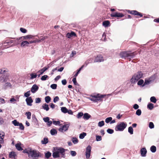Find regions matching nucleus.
I'll use <instances>...</instances> for the list:
<instances>
[{"label":"nucleus","mask_w":159,"mask_h":159,"mask_svg":"<svg viewBox=\"0 0 159 159\" xmlns=\"http://www.w3.org/2000/svg\"><path fill=\"white\" fill-rule=\"evenodd\" d=\"M66 151L65 149L62 147L54 148L52 153V156L54 158H65Z\"/></svg>","instance_id":"nucleus-1"},{"label":"nucleus","mask_w":159,"mask_h":159,"mask_svg":"<svg viewBox=\"0 0 159 159\" xmlns=\"http://www.w3.org/2000/svg\"><path fill=\"white\" fill-rule=\"evenodd\" d=\"M23 152L28 154L29 158L33 159H37L40 156V152L35 150H32L31 149L28 148L25 149Z\"/></svg>","instance_id":"nucleus-2"},{"label":"nucleus","mask_w":159,"mask_h":159,"mask_svg":"<svg viewBox=\"0 0 159 159\" xmlns=\"http://www.w3.org/2000/svg\"><path fill=\"white\" fill-rule=\"evenodd\" d=\"M143 76L142 73L141 72H138L134 74L130 80V81L132 84H135Z\"/></svg>","instance_id":"nucleus-3"},{"label":"nucleus","mask_w":159,"mask_h":159,"mask_svg":"<svg viewBox=\"0 0 159 159\" xmlns=\"http://www.w3.org/2000/svg\"><path fill=\"white\" fill-rule=\"evenodd\" d=\"M126 123L121 122L117 124L115 127V130L116 131H123L127 127Z\"/></svg>","instance_id":"nucleus-4"},{"label":"nucleus","mask_w":159,"mask_h":159,"mask_svg":"<svg viewBox=\"0 0 159 159\" xmlns=\"http://www.w3.org/2000/svg\"><path fill=\"white\" fill-rule=\"evenodd\" d=\"M69 126V124H65L60 127L59 129V131L62 132H66L68 130Z\"/></svg>","instance_id":"nucleus-5"},{"label":"nucleus","mask_w":159,"mask_h":159,"mask_svg":"<svg viewBox=\"0 0 159 159\" xmlns=\"http://www.w3.org/2000/svg\"><path fill=\"white\" fill-rule=\"evenodd\" d=\"M91 147L90 145L88 146L86 150L85 155L86 158L89 159L90 157L91 154Z\"/></svg>","instance_id":"nucleus-6"},{"label":"nucleus","mask_w":159,"mask_h":159,"mask_svg":"<svg viewBox=\"0 0 159 159\" xmlns=\"http://www.w3.org/2000/svg\"><path fill=\"white\" fill-rule=\"evenodd\" d=\"M104 61V59L101 55H97L94 60V62H100Z\"/></svg>","instance_id":"nucleus-7"},{"label":"nucleus","mask_w":159,"mask_h":159,"mask_svg":"<svg viewBox=\"0 0 159 159\" xmlns=\"http://www.w3.org/2000/svg\"><path fill=\"white\" fill-rule=\"evenodd\" d=\"M129 52L126 51L122 52H120V56L122 58L125 59L126 57H128Z\"/></svg>","instance_id":"nucleus-8"},{"label":"nucleus","mask_w":159,"mask_h":159,"mask_svg":"<svg viewBox=\"0 0 159 159\" xmlns=\"http://www.w3.org/2000/svg\"><path fill=\"white\" fill-rule=\"evenodd\" d=\"M105 96L104 95L98 94L96 95V102L98 101H102L103 100L102 98Z\"/></svg>","instance_id":"nucleus-9"},{"label":"nucleus","mask_w":159,"mask_h":159,"mask_svg":"<svg viewBox=\"0 0 159 159\" xmlns=\"http://www.w3.org/2000/svg\"><path fill=\"white\" fill-rule=\"evenodd\" d=\"M111 16L112 17H123L124 15L123 14L121 13L115 12L112 13L111 14Z\"/></svg>","instance_id":"nucleus-10"},{"label":"nucleus","mask_w":159,"mask_h":159,"mask_svg":"<svg viewBox=\"0 0 159 159\" xmlns=\"http://www.w3.org/2000/svg\"><path fill=\"white\" fill-rule=\"evenodd\" d=\"M128 12L132 14L135 15L139 16L140 17H142L143 16L142 15L141 13L135 10L128 11Z\"/></svg>","instance_id":"nucleus-11"},{"label":"nucleus","mask_w":159,"mask_h":159,"mask_svg":"<svg viewBox=\"0 0 159 159\" xmlns=\"http://www.w3.org/2000/svg\"><path fill=\"white\" fill-rule=\"evenodd\" d=\"M39 88V87L36 84H34L31 88V91L32 93H34L38 90Z\"/></svg>","instance_id":"nucleus-12"},{"label":"nucleus","mask_w":159,"mask_h":159,"mask_svg":"<svg viewBox=\"0 0 159 159\" xmlns=\"http://www.w3.org/2000/svg\"><path fill=\"white\" fill-rule=\"evenodd\" d=\"M25 101L27 105L29 106H31L32 105V103L33 102V100L31 97L27 98Z\"/></svg>","instance_id":"nucleus-13"},{"label":"nucleus","mask_w":159,"mask_h":159,"mask_svg":"<svg viewBox=\"0 0 159 159\" xmlns=\"http://www.w3.org/2000/svg\"><path fill=\"white\" fill-rule=\"evenodd\" d=\"M147 152V151L146 149L144 148H142L140 150V153L142 157H145Z\"/></svg>","instance_id":"nucleus-14"},{"label":"nucleus","mask_w":159,"mask_h":159,"mask_svg":"<svg viewBox=\"0 0 159 159\" xmlns=\"http://www.w3.org/2000/svg\"><path fill=\"white\" fill-rule=\"evenodd\" d=\"M76 36V34L73 32L68 33L66 34V37L68 38H70Z\"/></svg>","instance_id":"nucleus-15"},{"label":"nucleus","mask_w":159,"mask_h":159,"mask_svg":"<svg viewBox=\"0 0 159 159\" xmlns=\"http://www.w3.org/2000/svg\"><path fill=\"white\" fill-rule=\"evenodd\" d=\"M7 78L5 75H2L0 77V83L6 82Z\"/></svg>","instance_id":"nucleus-16"},{"label":"nucleus","mask_w":159,"mask_h":159,"mask_svg":"<svg viewBox=\"0 0 159 159\" xmlns=\"http://www.w3.org/2000/svg\"><path fill=\"white\" fill-rule=\"evenodd\" d=\"M34 36L31 35H28L22 36L23 40H28L33 39Z\"/></svg>","instance_id":"nucleus-17"},{"label":"nucleus","mask_w":159,"mask_h":159,"mask_svg":"<svg viewBox=\"0 0 159 159\" xmlns=\"http://www.w3.org/2000/svg\"><path fill=\"white\" fill-rule=\"evenodd\" d=\"M29 46V43L27 41H24L22 42L21 43V46L22 47H28Z\"/></svg>","instance_id":"nucleus-18"},{"label":"nucleus","mask_w":159,"mask_h":159,"mask_svg":"<svg viewBox=\"0 0 159 159\" xmlns=\"http://www.w3.org/2000/svg\"><path fill=\"white\" fill-rule=\"evenodd\" d=\"M135 55L136 54L134 52L130 53L129 52L128 57V59H129V60H130L131 58L134 57Z\"/></svg>","instance_id":"nucleus-19"},{"label":"nucleus","mask_w":159,"mask_h":159,"mask_svg":"<svg viewBox=\"0 0 159 159\" xmlns=\"http://www.w3.org/2000/svg\"><path fill=\"white\" fill-rule=\"evenodd\" d=\"M11 87V85L9 82H7L4 84L2 86V88L6 89L7 88Z\"/></svg>","instance_id":"nucleus-20"},{"label":"nucleus","mask_w":159,"mask_h":159,"mask_svg":"<svg viewBox=\"0 0 159 159\" xmlns=\"http://www.w3.org/2000/svg\"><path fill=\"white\" fill-rule=\"evenodd\" d=\"M91 117V116L88 113H85L83 115V118L85 120H88Z\"/></svg>","instance_id":"nucleus-21"},{"label":"nucleus","mask_w":159,"mask_h":159,"mask_svg":"<svg viewBox=\"0 0 159 159\" xmlns=\"http://www.w3.org/2000/svg\"><path fill=\"white\" fill-rule=\"evenodd\" d=\"M151 82L150 80H149L148 78H146L145 80L144 83L142 85V86L143 87L145 85L148 84Z\"/></svg>","instance_id":"nucleus-22"},{"label":"nucleus","mask_w":159,"mask_h":159,"mask_svg":"<svg viewBox=\"0 0 159 159\" xmlns=\"http://www.w3.org/2000/svg\"><path fill=\"white\" fill-rule=\"evenodd\" d=\"M48 67H45L41 70H39L38 72L40 74H42L44 72L46 71L48 69Z\"/></svg>","instance_id":"nucleus-23"},{"label":"nucleus","mask_w":159,"mask_h":159,"mask_svg":"<svg viewBox=\"0 0 159 159\" xmlns=\"http://www.w3.org/2000/svg\"><path fill=\"white\" fill-rule=\"evenodd\" d=\"M42 107L43 109L46 110V111H48L49 109L48 105L46 103H44L43 104Z\"/></svg>","instance_id":"nucleus-24"},{"label":"nucleus","mask_w":159,"mask_h":159,"mask_svg":"<svg viewBox=\"0 0 159 159\" xmlns=\"http://www.w3.org/2000/svg\"><path fill=\"white\" fill-rule=\"evenodd\" d=\"M88 99L92 101H93L94 102H96V95H91L90 97L88 98Z\"/></svg>","instance_id":"nucleus-25"},{"label":"nucleus","mask_w":159,"mask_h":159,"mask_svg":"<svg viewBox=\"0 0 159 159\" xmlns=\"http://www.w3.org/2000/svg\"><path fill=\"white\" fill-rule=\"evenodd\" d=\"M16 43V40H10V41H6V42L4 44V46L5 47H6V45H5V44H11V43Z\"/></svg>","instance_id":"nucleus-26"},{"label":"nucleus","mask_w":159,"mask_h":159,"mask_svg":"<svg viewBox=\"0 0 159 159\" xmlns=\"http://www.w3.org/2000/svg\"><path fill=\"white\" fill-rule=\"evenodd\" d=\"M50 132L51 134L52 135H54L57 134V131L54 129H51Z\"/></svg>","instance_id":"nucleus-27"},{"label":"nucleus","mask_w":159,"mask_h":159,"mask_svg":"<svg viewBox=\"0 0 159 159\" xmlns=\"http://www.w3.org/2000/svg\"><path fill=\"white\" fill-rule=\"evenodd\" d=\"M15 146L16 148L19 151H21L22 150V148L20 146V144L17 143L15 145Z\"/></svg>","instance_id":"nucleus-28"},{"label":"nucleus","mask_w":159,"mask_h":159,"mask_svg":"<svg viewBox=\"0 0 159 159\" xmlns=\"http://www.w3.org/2000/svg\"><path fill=\"white\" fill-rule=\"evenodd\" d=\"M150 150L152 152L154 153L156 151V147L155 146H152L150 148Z\"/></svg>","instance_id":"nucleus-29"},{"label":"nucleus","mask_w":159,"mask_h":159,"mask_svg":"<svg viewBox=\"0 0 159 159\" xmlns=\"http://www.w3.org/2000/svg\"><path fill=\"white\" fill-rule=\"evenodd\" d=\"M110 24V22L108 20L103 21L102 22L103 25L105 27H108Z\"/></svg>","instance_id":"nucleus-30"},{"label":"nucleus","mask_w":159,"mask_h":159,"mask_svg":"<svg viewBox=\"0 0 159 159\" xmlns=\"http://www.w3.org/2000/svg\"><path fill=\"white\" fill-rule=\"evenodd\" d=\"M86 135L87 134L86 133L83 132L80 134L79 138L81 139H83Z\"/></svg>","instance_id":"nucleus-31"},{"label":"nucleus","mask_w":159,"mask_h":159,"mask_svg":"<svg viewBox=\"0 0 159 159\" xmlns=\"http://www.w3.org/2000/svg\"><path fill=\"white\" fill-rule=\"evenodd\" d=\"M147 107L150 110L152 109L153 108H154L153 104L152 103H149L147 105Z\"/></svg>","instance_id":"nucleus-32"},{"label":"nucleus","mask_w":159,"mask_h":159,"mask_svg":"<svg viewBox=\"0 0 159 159\" xmlns=\"http://www.w3.org/2000/svg\"><path fill=\"white\" fill-rule=\"evenodd\" d=\"M30 79L32 80L36 78L37 77V75L35 73H31L30 74Z\"/></svg>","instance_id":"nucleus-33"},{"label":"nucleus","mask_w":159,"mask_h":159,"mask_svg":"<svg viewBox=\"0 0 159 159\" xmlns=\"http://www.w3.org/2000/svg\"><path fill=\"white\" fill-rule=\"evenodd\" d=\"M150 100L151 102L154 103H156L157 101L156 98L154 96L151 97L150 98Z\"/></svg>","instance_id":"nucleus-34"},{"label":"nucleus","mask_w":159,"mask_h":159,"mask_svg":"<svg viewBox=\"0 0 159 159\" xmlns=\"http://www.w3.org/2000/svg\"><path fill=\"white\" fill-rule=\"evenodd\" d=\"M48 139L47 138H44L43 140L41 142L43 144H45L48 143Z\"/></svg>","instance_id":"nucleus-35"},{"label":"nucleus","mask_w":159,"mask_h":159,"mask_svg":"<svg viewBox=\"0 0 159 159\" xmlns=\"http://www.w3.org/2000/svg\"><path fill=\"white\" fill-rule=\"evenodd\" d=\"M12 123L15 126H18L20 123L18 122L16 120H13L12 121Z\"/></svg>","instance_id":"nucleus-36"},{"label":"nucleus","mask_w":159,"mask_h":159,"mask_svg":"<svg viewBox=\"0 0 159 159\" xmlns=\"http://www.w3.org/2000/svg\"><path fill=\"white\" fill-rule=\"evenodd\" d=\"M8 71V70L5 68H2L0 69V74H3L5 72H7Z\"/></svg>","instance_id":"nucleus-37"},{"label":"nucleus","mask_w":159,"mask_h":159,"mask_svg":"<svg viewBox=\"0 0 159 159\" xmlns=\"http://www.w3.org/2000/svg\"><path fill=\"white\" fill-rule=\"evenodd\" d=\"M52 153L49 152H48L45 153V157L47 159L49 158L51 156Z\"/></svg>","instance_id":"nucleus-38"},{"label":"nucleus","mask_w":159,"mask_h":159,"mask_svg":"<svg viewBox=\"0 0 159 159\" xmlns=\"http://www.w3.org/2000/svg\"><path fill=\"white\" fill-rule=\"evenodd\" d=\"M61 111L62 112L66 113H67V109L65 107H62L61 108Z\"/></svg>","instance_id":"nucleus-39"},{"label":"nucleus","mask_w":159,"mask_h":159,"mask_svg":"<svg viewBox=\"0 0 159 159\" xmlns=\"http://www.w3.org/2000/svg\"><path fill=\"white\" fill-rule=\"evenodd\" d=\"M128 132L131 134H133V129L132 127L130 126L128 128Z\"/></svg>","instance_id":"nucleus-40"},{"label":"nucleus","mask_w":159,"mask_h":159,"mask_svg":"<svg viewBox=\"0 0 159 159\" xmlns=\"http://www.w3.org/2000/svg\"><path fill=\"white\" fill-rule=\"evenodd\" d=\"M144 83V81L142 79H141L139 80L137 84L138 85L142 86V85H143V84Z\"/></svg>","instance_id":"nucleus-41"},{"label":"nucleus","mask_w":159,"mask_h":159,"mask_svg":"<svg viewBox=\"0 0 159 159\" xmlns=\"http://www.w3.org/2000/svg\"><path fill=\"white\" fill-rule=\"evenodd\" d=\"M104 122L103 120L99 121L98 124V126L99 127H101L104 125Z\"/></svg>","instance_id":"nucleus-42"},{"label":"nucleus","mask_w":159,"mask_h":159,"mask_svg":"<svg viewBox=\"0 0 159 159\" xmlns=\"http://www.w3.org/2000/svg\"><path fill=\"white\" fill-rule=\"evenodd\" d=\"M72 141L73 143L75 144H76L78 142V140L76 138H73L72 139Z\"/></svg>","instance_id":"nucleus-43"},{"label":"nucleus","mask_w":159,"mask_h":159,"mask_svg":"<svg viewBox=\"0 0 159 159\" xmlns=\"http://www.w3.org/2000/svg\"><path fill=\"white\" fill-rule=\"evenodd\" d=\"M51 101V98L49 96H47L45 98V102L47 103H49Z\"/></svg>","instance_id":"nucleus-44"},{"label":"nucleus","mask_w":159,"mask_h":159,"mask_svg":"<svg viewBox=\"0 0 159 159\" xmlns=\"http://www.w3.org/2000/svg\"><path fill=\"white\" fill-rule=\"evenodd\" d=\"M25 115L27 116V118L28 119H30L31 118V113L30 112H26Z\"/></svg>","instance_id":"nucleus-45"},{"label":"nucleus","mask_w":159,"mask_h":159,"mask_svg":"<svg viewBox=\"0 0 159 159\" xmlns=\"http://www.w3.org/2000/svg\"><path fill=\"white\" fill-rule=\"evenodd\" d=\"M112 118L111 117L107 118L105 119V122L107 123H108L111 121L112 120Z\"/></svg>","instance_id":"nucleus-46"},{"label":"nucleus","mask_w":159,"mask_h":159,"mask_svg":"<svg viewBox=\"0 0 159 159\" xmlns=\"http://www.w3.org/2000/svg\"><path fill=\"white\" fill-rule=\"evenodd\" d=\"M83 113L82 112H79L77 115V117L78 119L80 118L82 116H83Z\"/></svg>","instance_id":"nucleus-47"},{"label":"nucleus","mask_w":159,"mask_h":159,"mask_svg":"<svg viewBox=\"0 0 159 159\" xmlns=\"http://www.w3.org/2000/svg\"><path fill=\"white\" fill-rule=\"evenodd\" d=\"M6 42H4V43H3L2 44V47L3 48H2V49H3L5 48H8L9 47H10L12 45H10V44H5V45H6V47H5L4 46V44Z\"/></svg>","instance_id":"nucleus-48"},{"label":"nucleus","mask_w":159,"mask_h":159,"mask_svg":"<svg viewBox=\"0 0 159 159\" xmlns=\"http://www.w3.org/2000/svg\"><path fill=\"white\" fill-rule=\"evenodd\" d=\"M30 95V91H28L26 93H25L24 96L26 97H29V96Z\"/></svg>","instance_id":"nucleus-49"},{"label":"nucleus","mask_w":159,"mask_h":159,"mask_svg":"<svg viewBox=\"0 0 159 159\" xmlns=\"http://www.w3.org/2000/svg\"><path fill=\"white\" fill-rule=\"evenodd\" d=\"M15 156V154L14 152H11L9 154V157L10 158H13Z\"/></svg>","instance_id":"nucleus-50"},{"label":"nucleus","mask_w":159,"mask_h":159,"mask_svg":"<svg viewBox=\"0 0 159 159\" xmlns=\"http://www.w3.org/2000/svg\"><path fill=\"white\" fill-rule=\"evenodd\" d=\"M141 114V111L140 109H138L136 112V114L138 116H140Z\"/></svg>","instance_id":"nucleus-51"},{"label":"nucleus","mask_w":159,"mask_h":159,"mask_svg":"<svg viewBox=\"0 0 159 159\" xmlns=\"http://www.w3.org/2000/svg\"><path fill=\"white\" fill-rule=\"evenodd\" d=\"M57 84H53L51 85V88L53 89H56L57 87Z\"/></svg>","instance_id":"nucleus-52"},{"label":"nucleus","mask_w":159,"mask_h":159,"mask_svg":"<svg viewBox=\"0 0 159 159\" xmlns=\"http://www.w3.org/2000/svg\"><path fill=\"white\" fill-rule=\"evenodd\" d=\"M96 140L97 141H100L102 140V138L101 136L96 135Z\"/></svg>","instance_id":"nucleus-53"},{"label":"nucleus","mask_w":159,"mask_h":159,"mask_svg":"<svg viewBox=\"0 0 159 159\" xmlns=\"http://www.w3.org/2000/svg\"><path fill=\"white\" fill-rule=\"evenodd\" d=\"M48 77V76L46 75H45L43 76L41 78V79L42 80H46L47 78Z\"/></svg>","instance_id":"nucleus-54"},{"label":"nucleus","mask_w":159,"mask_h":159,"mask_svg":"<svg viewBox=\"0 0 159 159\" xmlns=\"http://www.w3.org/2000/svg\"><path fill=\"white\" fill-rule=\"evenodd\" d=\"M20 30L22 33H25L27 32V30L26 29L22 28L20 29Z\"/></svg>","instance_id":"nucleus-55"},{"label":"nucleus","mask_w":159,"mask_h":159,"mask_svg":"<svg viewBox=\"0 0 159 159\" xmlns=\"http://www.w3.org/2000/svg\"><path fill=\"white\" fill-rule=\"evenodd\" d=\"M107 131V132L109 134H112L114 132V130L110 129H108Z\"/></svg>","instance_id":"nucleus-56"},{"label":"nucleus","mask_w":159,"mask_h":159,"mask_svg":"<svg viewBox=\"0 0 159 159\" xmlns=\"http://www.w3.org/2000/svg\"><path fill=\"white\" fill-rule=\"evenodd\" d=\"M90 60L89 59H88L84 63L83 65H82V66H84V67H86L87 66L88 64H89V63Z\"/></svg>","instance_id":"nucleus-57"},{"label":"nucleus","mask_w":159,"mask_h":159,"mask_svg":"<svg viewBox=\"0 0 159 159\" xmlns=\"http://www.w3.org/2000/svg\"><path fill=\"white\" fill-rule=\"evenodd\" d=\"M149 126L150 129H153L154 128V126L152 122H150L149 123Z\"/></svg>","instance_id":"nucleus-58"},{"label":"nucleus","mask_w":159,"mask_h":159,"mask_svg":"<svg viewBox=\"0 0 159 159\" xmlns=\"http://www.w3.org/2000/svg\"><path fill=\"white\" fill-rule=\"evenodd\" d=\"M53 123L55 125H59L60 123V122L59 121L54 120L53 121Z\"/></svg>","instance_id":"nucleus-59"},{"label":"nucleus","mask_w":159,"mask_h":159,"mask_svg":"<svg viewBox=\"0 0 159 159\" xmlns=\"http://www.w3.org/2000/svg\"><path fill=\"white\" fill-rule=\"evenodd\" d=\"M149 80H150L151 82L153 81L155 79V77L154 75H152L150 78H148Z\"/></svg>","instance_id":"nucleus-60"},{"label":"nucleus","mask_w":159,"mask_h":159,"mask_svg":"<svg viewBox=\"0 0 159 159\" xmlns=\"http://www.w3.org/2000/svg\"><path fill=\"white\" fill-rule=\"evenodd\" d=\"M70 154L73 157H74L76 155V152L75 151H70Z\"/></svg>","instance_id":"nucleus-61"},{"label":"nucleus","mask_w":159,"mask_h":159,"mask_svg":"<svg viewBox=\"0 0 159 159\" xmlns=\"http://www.w3.org/2000/svg\"><path fill=\"white\" fill-rule=\"evenodd\" d=\"M47 38V36L43 37V36H41L40 38V42L43 41L45 39H46Z\"/></svg>","instance_id":"nucleus-62"},{"label":"nucleus","mask_w":159,"mask_h":159,"mask_svg":"<svg viewBox=\"0 0 159 159\" xmlns=\"http://www.w3.org/2000/svg\"><path fill=\"white\" fill-rule=\"evenodd\" d=\"M16 101V100L14 98H11L10 100V102L13 103H15Z\"/></svg>","instance_id":"nucleus-63"},{"label":"nucleus","mask_w":159,"mask_h":159,"mask_svg":"<svg viewBox=\"0 0 159 159\" xmlns=\"http://www.w3.org/2000/svg\"><path fill=\"white\" fill-rule=\"evenodd\" d=\"M19 126L20 127V129L21 130H23L24 129V127L23 125V124L21 123H20L19 125Z\"/></svg>","instance_id":"nucleus-64"}]
</instances>
